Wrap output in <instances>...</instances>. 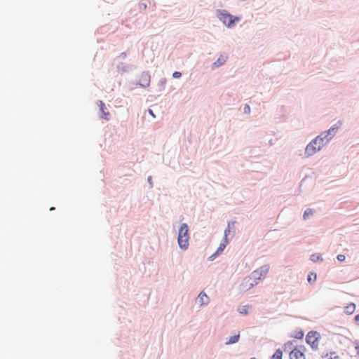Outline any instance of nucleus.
I'll use <instances>...</instances> for the list:
<instances>
[{
	"label": "nucleus",
	"instance_id": "1",
	"mask_svg": "<svg viewBox=\"0 0 359 359\" xmlns=\"http://www.w3.org/2000/svg\"><path fill=\"white\" fill-rule=\"evenodd\" d=\"M337 129V127H332L327 131L322 133L312 142H311L306 147L305 154H306V156H313L317 151L320 150V149L325 145V144L331 139V137H328L329 135H334L336 133Z\"/></svg>",
	"mask_w": 359,
	"mask_h": 359
},
{
	"label": "nucleus",
	"instance_id": "2",
	"mask_svg": "<svg viewBox=\"0 0 359 359\" xmlns=\"http://www.w3.org/2000/svg\"><path fill=\"white\" fill-rule=\"evenodd\" d=\"M178 244L181 249L187 250L189 247V229L186 224H182L179 229Z\"/></svg>",
	"mask_w": 359,
	"mask_h": 359
},
{
	"label": "nucleus",
	"instance_id": "3",
	"mask_svg": "<svg viewBox=\"0 0 359 359\" xmlns=\"http://www.w3.org/2000/svg\"><path fill=\"white\" fill-rule=\"evenodd\" d=\"M218 18L228 27H233L235 22L240 20L239 18L233 16L224 10L219 11Z\"/></svg>",
	"mask_w": 359,
	"mask_h": 359
},
{
	"label": "nucleus",
	"instance_id": "4",
	"mask_svg": "<svg viewBox=\"0 0 359 359\" xmlns=\"http://www.w3.org/2000/svg\"><path fill=\"white\" fill-rule=\"evenodd\" d=\"M306 340L313 348H317L320 341L319 334L316 332H310L306 335Z\"/></svg>",
	"mask_w": 359,
	"mask_h": 359
},
{
	"label": "nucleus",
	"instance_id": "5",
	"mask_svg": "<svg viewBox=\"0 0 359 359\" xmlns=\"http://www.w3.org/2000/svg\"><path fill=\"white\" fill-rule=\"evenodd\" d=\"M268 271L269 269L266 266H263L254 271L249 276L252 280L258 282L259 280L266 276Z\"/></svg>",
	"mask_w": 359,
	"mask_h": 359
},
{
	"label": "nucleus",
	"instance_id": "6",
	"mask_svg": "<svg viewBox=\"0 0 359 359\" xmlns=\"http://www.w3.org/2000/svg\"><path fill=\"white\" fill-rule=\"evenodd\" d=\"M290 359H306L305 348L303 346L294 348L290 353Z\"/></svg>",
	"mask_w": 359,
	"mask_h": 359
},
{
	"label": "nucleus",
	"instance_id": "7",
	"mask_svg": "<svg viewBox=\"0 0 359 359\" xmlns=\"http://www.w3.org/2000/svg\"><path fill=\"white\" fill-rule=\"evenodd\" d=\"M258 283L257 281L252 280L250 276H248L244 279L243 283L241 284V290L242 291H248L250 290L252 287H253L255 285H256Z\"/></svg>",
	"mask_w": 359,
	"mask_h": 359
},
{
	"label": "nucleus",
	"instance_id": "8",
	"mask_svg": "<svg viewBox=\"0 0 359 359\" xmlns=\"http://www.w3.org/2000/svg\"><path fill=\"white\" fill-rule=\"evenodd\" d=\"M97 104L102 112L101 118L108 121L109 119L110 114L109 111H106L107 109L105 107L104 102L102 101H99Z\"/></svg>",
	"mask_w": 359,
	"mask_h": 359
},
{
	"label": "nucleus",
	"instance_id": "9",
	"mask_svg": "<svg viewBox=\"0 0 359 359\" xmlns=\"http://www.w3.org/2000/svg\"><path fill=\"white\" fill-rule=\"evenodd\" d=\"M228 244V240L227 238H224L222 243H220L219 248H217L216 252L213 254L212 256H210V259H213V257H215L217 255L221 253L224 248H226V245Z\"/></svg>",
	"mask_w": 359,
	"mask_h": 359
},
{
	"label": "nucleus",
	"instance_id": "10",
	"mask_svg": "<svg viewBox=\"0 0 359 359\" xmlns=\"http://www.w3.org/2000/svg\"><path fill=\"white\" fill-rule=\"evenodd\" d=\"M198 299L201 305L207 304L209 302L208 295L203 292L198 294Z\"/></svg>",
	"mask_w": 359,
	"mask_h": 359
},
{
	"label": "nucleus",
	"instance_id": "11",
	"mask_svg": "<svg viewBox=\"0 0 359 359\" xmlns=\"http://www.w3.org/2000/svg\"><path fill=\"white\" fill-rule=\"evenodd\" d=\"M226 60H227L226 55H220L218 57V59L217 60V61L213 63V67H218L221 66L226 61Z\"/></svg>",
	"mask_w": 359,
	"mask_h": 359
},
{
	"label": "nucleus",
	"instance_id": "12",
	"mask_svg": "<svg viewBox=\"0 0 359 359\" xmlns=\"http://www.w3.org/2000/svg\"><path fill=\"white\" fill-rule=\"evenodd\" d=\"M355 310V305L353 303H351L344 308L345 313L351 315Z\"/></svg>",
	"mask_w": 359,
	"mask_h": 359
},
{
	"label": "nucleus",
	"instance_id": "13",
	"mask_svg": "<svg viewBox=\"0 0 359 359\" xmlns=\"http://www.w3.org/2000/svg\"><path fill=\"white\" fill-rule=\"evenodd\" d=\"M240 334L238 333L237 334L231 337L229 340L226 342V344H231L237 342L239 339Z\"/></svg>",
	"mask_w": 359,
	"mask_h": 359
},
{
	"label": "nucleus",
	"instance_id": "14",
	"mask_svg": "<svg viewBox=\"0 0 359 359\" xmlns=\"http://www.w3.org/2000/svg\"><path fill=\"white\" fill-rule=\"evenodd\" d=\"M314 212V210L311 208L306 209L304 213V219H306L309 216L313 215Z\"/></svg>",
	"mask_w": 359,
	"mask_h": 359
},
{
	"label": "nucleus",
	"instance_id": "15",
	"mask_svg": "<svg viewBox=\"0 0 359 359\" xmlns=\"http://www.w3.org/2000/svg\"><path fill=\"white\" fill-rule=\"evenodd\" d=\"M283 351L280 349L276 350L275 353L272 355L273 359H282Z\"/></svg>",
	"mask_w": 359,
	"mask_h": 359
},
{
	"label": "nucleus",
	"instance_id": "16",
	"mask_svg": "<svg viewBox=\"0 0 359 359\" xmlns=\"http://www.w3.org/2000/svg\"><path fill=\"white\" fill-rule=\"evenodd\" d=\"M249 306H243L238 309V311L241 314L247 315L248 313Z\"/></svg>",
	"mask_w": 359,
	"mask_h": 359
},
{
	"label": "nucleus",
	"instance_id": "17",
	"mask_svg": "<svg viewBox=\"0 0 359 359\" xmlns=\"http://www.w3.org/2000/svg\"><path fill=\"white\" fill-rule=\"evenodd\" d=\"M234 225V222H231V223H229L228 224V226H227V228L224 230V238H226L227 236L229 234L230 231H231V226H233Z\"/></svg>",
	"mask_w": 359,
	"mask_h": 359
},
{
	"label": "nucleus",
	"instance_id": "18",
	"mask_svg": "<svg viewBox=\"0 0 359 359\" xmlns=\"http://www.w3.org/2000/svg\"><path fill=\"white\" fill-rule=\"evenodd\" d=\"M316 274L314 273H311L309 276H308V281L310 283H314L316 280Z\"/></svg>",
	"mask_w": 359,
	"mask_h": 359
},
{
	"label": "nucleus",
	"instance_id": "19",
	"mask_svg": "<svg viewBox=\"0 0 359 359\" xmlns=\"http://www.w3.org/2000/svg\"><path fill=\"white\" fill-rule=\"evenodd\" d=\"M323 359H339V356L336 355L335 353H330L325 355Z\"/></svg>",
	"mask_w": 359,
	"mask_h": 359
},
{
	"label": "nucleus",
	"instance_id": "20",
	"mask_svg": "<svg viewBox=\"0 0 359 359\" xmlns=\"http://www.w3.org/2000/svg\"><path fill=\"white\" fill-rule=\"evenodd\" d=\"M311 260H312L313 262H318V261H322V260H323V259H322V257H321L320 256H319V255H313L311 256Z\"/></svg>",
	"mask_w": 359,
	"mask_h": 359
},
{
	"label": "nucleus",
	"instance_id": "21",
	"mask_svg": "<svg viewBox=\"0 0 359 359\" xmlns=\"http://www.w3.org/2000/svg\"><path fill=\"white\" fill-rule=\"evenodd\" d=\"M345 255H339L337 256V259L339 261V262H344L345 260Z\"/></svg>",
	"mask_w": 359,
	"mask_h": 359
},
{
	"label": "nucleus",
	"instance_id": "22",
	"mask_svg": "<svg viewBox=\"0 0 359 359\" xmlns=\"http://www.w3.org/2000/svg\"><path fill=\"white\" fill-rule=\"evenodd\" d=\"M174 78H180L182 76V74L179 72H175L172 74Z\"/></svg>",
	"mask_w": 359,
	"mask_h": 359
},
{
	"label": "nucleus",
	"instance_id": "23",
	"mask_svg": "<svg viewBox=\"0 0 359 359\" xmlns=\"http://www.w3.org/2000/svg\"><path fill=\"white\" fill-rule=\"evenodd\" d=\"M244 111L245 113H250V107L248 104H246L245 108H244Z\"/></svg>",
	"mask_w": 359,
	"mask_h": 359
},
{
	"label": "nucleus",
	"instance_id": "24",
	"mask_svg": "<svg viewBox=\"0 0 359 359\" xmlns=\"http://www.w3.org/2000/svg\"><path fill=\"white\" fill-rule=\"evenodd\" d=\"M149 113L153 116V117H155V115L153 113L152 110L151 109H149Z\"/></svg>",
	"mask_w": 359,
	"mask_h": 359
},
{
	"label": "nucleus",
	"instance_id": "25",
	"mask_svg": "<svg viewBox=\"0 0 359 359\" xmlns=\"http://www.w3.org/2000/svg\"><path fill=\"white\" fill-rule=\"evenodd\" d=\"M355 320L356 322H359V314L355 316Z\"/></svg>",
	"mask_w": 359,
	"mask_h": 359
},
{
	"label": "nucleus",
	"instance_id": "26",
	"mask_svg": "<svg viewBox=\"0 0 359 359\" xmlns=\"http://www.w3.org/2000/svg\"><path fill=\"white\" fill-rule=\"evenodd\" d=\"M54 209H55L54 208H51L50 210H54Z\"/></svg>",
	"mask_w": 359,
	"mask_h": 359
},
{
	"label": "nucleus",
	"instance_id": "27",
	"mask_svg": "<svg viewBox=\"0 0 359 359\" xmlns=\"http://www.w3.org/2000/svg\"><path fill=\"white\" fill-rule=\"evenodd\" d=\"M250 359H256V358H250Z\"/></svg>",
	"mask_w": 359,
	"mask_h": 359
}]
</instances>
